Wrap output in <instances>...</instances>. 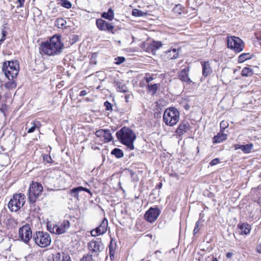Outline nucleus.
I'll list each match as a JSON object with an SVG mask.
<instances>
[{
  "label": "nucleus",
  "mask_w": 261,
  "mask_h": 261,
  "mask_svg": "<svg viewBox=\"0 0 261 261\" xmlns=\"http://www.w3.org/2000/svg\"><path fill=\"white\" fill-rule=\"evenodd\" d=\"M63 44L62 43L59 36H53L49 41L42 43L41 50L45 55L53 56L61 53Z\"/></svg>",
  "instance_id": "1"
},
{
  "label": "nucleus",
  "mask_w": 261,
  "mask_h": 261,
  "mask_svg": "<svg viewBox=\"0 0 261 261\" xmlns=\"http://www.w3.org/2000/svg\"><path fill=\"white\" fill-rule=\"evenodd\" d=\"M116 136L122 144L132 150L134 149V141L136 139L134 132L129 128L123 127L116 133Z\"/></svg>",
  "instance_id": "2"
},
{
  "label": "nucleus",
  "mask_w": 261,
  "mask_h": 261,
  "mask_svg": "<svg viewBox=\"0 0 261 261\" xmlns=\"http://www.w3.org/2000/svg\"><path fill=\"white\" fill-rule=\"evenodd\" d=\"M19 65L17 61H6L3 64L2 70L10 80L16 78L18 74Z\"/></svg>",
  "instance_id": "3"
},
{
  "label": "nucleus",
  "mask_w": 261,
  "mask_h": 261,
  "mask_svg": "<svg viewBox=\"0 0 261 261\" xmlns=\"http://www.w3.org/2000/svg\"><path fill=\"white\" fill-rule=\"evenodd\" d=\"M179 120V112L174 108H169L164 111L163 120L168 126L175 125Z\"/></svg>",
  "instance_id": "4"
},
{
  "label": "nucleus",
  "mask_w": 261,
  "mask_h": 261,
  "mask_svg": "<svg viewBox=\"0 0 261 261\" xmlns=\"http://www.w3.org/2000/svg\"><path fill=\"white\" fill-rule=\"evenodd\" d=\"M33 240L35 243L41 248L49 246L51 242V238L50 234L48 232L43 231L35 232L33 234Z\"/></svg>",
  "instance_id": "5"
},
{
  "label": "nucleus",
  "mask_w": 261,
  "mask_h": 261,
  "mask_svg": "<svg viewBox=\"0 0 261 261\" xmlns=\"http://www.w3.org/2000/svg\"><path fill=\"white\" fill-rule=\"evenodd\" d=\"M25 198V195L23 193L14 194L8 204L10 211L16 212L19 210L24 205Z\"/></svg>",
  "instance_id": "6"
},
{
  "label": "nucleus",
  "mask_w": 261,
  "mask_h": 261,
  "mask_svg": "<svg viewBox=\"0 0 261 261\" xmlns=\"http://www.w3.org/2000/svg\"><path fill=\"white\" fill-rule=\"evenodd\" d=\"M43 187L40 183L32 182L30 185L28 191L29 201L31 203H34L37 198L41 195Z\"/></svg>",
  "instance_id": "7"
},
{
  "label": "nucleus",
  "mask_w": 261,
  "mask_h": 261,
  "mask_svg": "<svg viewBox=\"0 0 261 261\" xmlns=\"http://www.w3.org/2000/svg\"><path fill=\"white\" fill-rule=\"evenodd\" d=\"M88 254L94 258H98L100 253L104 250V245L101 240H92L88 243Z\"/></svg>",
  "instance_id": "8"
},
{
  "label": "nucleus",
  "mask_w": 261,
  "mask_h": 261,
  "mask_svg": "<svg viewBox=\"0 0 261 261\" xmlns=\"http://www.w3.org/2000/svg\"><path fill=\"white\" fill-rule=\"evenodd\" d=\"M47 229L51 233L56 234H62L67 232L70 227V223L68 220H64L59 222L57 224H54L51 227L47 225Z\"/></svg>",
  "instance_id": "9"
},
{
  "label": "nucleus",
  "mask_w": 261,
  "mask_h": 261,
  "mask_svg": "<svg viewBox=\"0 0 261 261\" xmlns=\"http://www.w3.org/2000/svg\"><path fill=\"white\" fill-rule=\"evenodd\" d=\"M226 41L227 47L236 53H240L244 47L243 41L238 37L227 36Z\"/></svg>",
  "instance_id": "10"
},
{
  "label": "nucleus",
  "mask_w": 261,
  "mask_h": 261,
  "mask_svg": "<svg viewBox=\"0 0 261 261\" xmlns=\"http://www.w3.org/2000/svg\"><path fill=\"white\" fill-rule=\"evenodd\" d=\"M19 237L25 243H28L32 238V231L30 225L28 224L19 228L18 231Z\"/></svg>",
  "instance_id": "11"
},
{
  "label": "nucleus",
  "mask_w": 261,
  "mask_h": 261,
  "mask_svg": "<svg viewBox=\"0 0 261 261\" xmlns=\"http://www.w3.org/2000/svg\"><path fill=\"white\" fill-rule=\"evenodd\" d=\"M161 213V210L158 207H150L145 214L144 218L148 222H154Z\"/></svg>",
  "instance_id": "12"
},
{
  "label": "nucleus",
  "mask_w": 261,
  "mask_h": 261,
  "mask_svg": "<svg viewBox=\"0 0 261 261\" xmlns=\"http://www.w3.org/2000/svg\"><path fill=\"white\" fill-rule=\"evenodd\" d=\"M96 24L97 28L102 31H108L114 34L113 31L114 26L112 23H109L102 19H97L96 20Z\"/></svg>",
  "instance_id": "13"
},
{
  "label": "nucleus",
  "mask_w": 261,
  "mask_h": 261,
  "mask_svg": "<svg viewBox=\"0 0 261 261\" xmlns=\"http://www.w3.org/2000/svg\"><path fill=\"white\" fill-rule=\"evenodd\" d=\"M108 225V221L107 219L105 218L101 221L99 226L91 231V235L96 237L104 234L107 230Z\"/></svg>",
  "instance_id": "14"
},
{
  "label": "nucleus",
  "mask_w": 261,
  "mask_h": 261,
  "mask_svg": "<svg viewBox=\"0 0 261 261\" xmlns=\"http://www.w3.org/2000/svg\"><path fill=\"white\" fill-rule=\"evenodd\" d=\"M190 71V67H186L180 71L178 72V76L179 79L188 84H190L192 81L189 77V72Z\"/></svg>",
  "instance_id": "15"
},
{
  "label": "nucleus",
  "mask_w": 261,
  "mask_h": 261,
  "mask_svg": "<svg viewBox=\"0 0 261 261\" xmlns=\"http://www.w3.org/2000/svg\"><path fill=\"white\" fill-rule=\"evenodd\" d=\"M85 191L87 193H88L90 195H92V193L90 191V190L87 188L83 187L82 186H79L76 188H74L71 190L69 192V194L70 196L74 197L77 200L79 199V193L81 191Z\"/></svg>",
  "instance_id": "16"
},
{
  "label": "nucleus",
  "mask_w": 261,
  "mask_h": 261,
  "mask_svg": "<svg viewBox=\"0 0 261 261\" xmlns=\"http://www.w3.org/2000/svg\"><path fill=\"white\" fill-rule=\"evenodd\" d=\"M179 55V50L176 48H172L164 52V57L167 60L176 59Z\"/></svg>",
  "instance_id": "17"
},
{
  "label": "nucleus",
  "mask_w": 261,
  "mask_h": 261,
  "mask_svg": "<svg viewBox=\"0 0 261 261\" xmlns=\"http://www.w3.org/2000/svg\"><path fill=\"white\" fill-rule=\"evenodd\" d=\"M53 258L54 261H71L69 255L63 252L53 255Z\"/></svg>",
  "instance_id": "18"
},
{
  "label": "nucleus",
  "mask_w": 261,
  "mask_h": 261,
  "mask_svg": "<svg viewBox=\"0 0 261 261\" xmlns=\"http://www.w3.org/2000/svg\"><path fill=\"white\" fill-rule=\"evenodd\" d=\"M189 127V124L188 122L184 121L180 123L176 130V133L179 135L181 136L186 133Z\"/></svg>",
  "instance_id": "19"
},
{
  "label": "nucleus",
  "mask_w": 261,
  "mask_h": 261,
  "mask_svg": "<svg viewBox=\"0 0 261 261\" xmlns=\"http://www.w3.org/2000/svg\"><path fill=\"white\" fill-rule=\"evenodd\" d=\"M114 83L117 91L123 93H126L128 91L126 84H125L122 80L115 81Z\"/></svg>",
  "instance_id": "20"
},
{
  "label": "nucleus",
  "mask_w": 261,
  "mask_h": 261,
  "mask_svg": "<svg viewBox=\"0 0 261 261\" xmlns=\"http://www.w3.org/2000/svg\"><path fill=\"white\" fill-rule=\"evenodd\" d=\"M202 74L205 77L209 75L212 72L210 64L208 61L203 62L202 64Z\"/></svg>",
  "instance_id": "21"
},
{
  "label": "nucleus",
  "mask_w": 261,
  "mask_h": 261,
  "mask_svg": "<svg viewBox=\"0 0 261 261\" xmlns=\"http://www.w3.org/2000/svg\"><path fill=\"white\" fill-rule=\"evenodd\" d=\"M238 228L241 230L240 234H248L251 230V226L246 223L239 224Z\"/></svg>",
  "instance_id": "22"
},
{
  "label": "nucleus",
  "mask_w": 261,
  "mask_h": 261,
  "mask_svg": "<svg viewBox=\"0 0 261 261\" xmlns=\"http://www.w3.org/2000/svg\"><path fill=\"white\" fill-rule=\"evenodd\" d=\"M227 139V135L219 133L217 135L215 136L213 138L214 143H219Z\"/></svg>",
  "instance_id": "23"
},
{
  "label": "nucleus",
  "mask_w": 261,
  "mask_h": 261,
  "mask_svg": "<svg viewBox=\"0 0 261 261\" xmlns=\"http://www.w3.org/2000/svg\"><path fill=\"white\" fill-rule=\"evenodd\" d=\"M159 85L158 84H148L147 86V90L149 93H151V95L154 96L156 94L158 90Z\"/></svg>",
  "instance_id": "24"
},
{
  "label": "nucleus",
  "mask_w": 261,
  "mask_h": 261,
  "mask_svg": "<svg viewBox=\"0 0 261 261\" xmlns=\"http://www.w3.org/2000/svg\"><path fill=\"white\" fill-rule=\"evenodd\" d=\"M101 17L109 20H112L114 17V12L112 8H110L107 12H103Z\"/></svg>",
  "instance_id": "25"
},
{
  "label": "nucleus",
  "mask_w": 261,
  "mask_h": 261,
  "mask_svg": "<svg viewBox=\"0 0 261 261\" xmlns=\"http://www.w3.org/2000/svg\"><path fill=\"white\" fill-rule=\"evenodd\" d=\"M116 247V243L113 242V240L112 239L111 240L110 243L109 244L110 257L111 259H112V257H114Z\"/></svg>",
  "instance_id": "26"
},
{
  "label": "nucleus",
  "mask_w": 261,
  "mask_h": 261,
  "mask_svg": "<svg viewBox=\"0 0 261 261\" xmlns=\"http://www.w3.org/2000/svg\"><path fill=\"white\" fill-rule=\"evenodd\" d=\"M147 15V12H143L142 11L137 9H134L132 10V15L135 17L145 16Z\"/></svg>",
  "instance_id": "27"
},
{
  "label": "nucleus",
  "mask_w": 261,
  "mask_h": 261,
  "mask_svg": "<svg viewBox=\"0 0 261 261\" xmlns=\"http://www.w3.org/2000/svg\"><path fill=\"white\" fill-rule=\"evenodd\" d=\"M111 154L114 155L117 158H121L124 155L123 151L118 148L113 149L111 151Z\"/></svg>",
  "instance_id": "28"
},
{
  "label": "nucleus",
  "mask_w": 261,
  "mask_h": 261,
  "mask_svg": "<svg viewBox=\"0 0 261 261\" xmlns=\"http://www.w3.org/2000/svg\"><path fill=\"white\" fill-rule=\"evenodd\" d=\"M251 58V55L248 53H244L240 55L238 58V61L240 63H242L247 60Z\"/></svg>",
  "instance_id": "29"
},
{
  "label": "nucleus",
  "mask_w": 261,
  "mask_h": 261,
  "mask_svg": "<svg viewBox=\"0 0 261 261\" xmlns=\"http://www.w3.org/2000/svg\"><path fill=\"white\" fill-rule=\"evenodd\" d=\"M253 145L252 143H249L246 145H242V151L245 153H248L250 152L251 150L253 149Z\"/></svg>",
  "instance_id": "30"
},
{
  "label": "nucleus",
  "mask_w": 261,
  "mask_h": 261,
  "mask_svg": "<svg viewBox=\"0 0 261 261\" xmlns=\"http://www.w3.org/2000/svg\"><path fill=\"white\" fill-rule=\"evenodd\" d=\"M241 74L243 76H249L253 74V71L250 67H245L242 69Z\"/></svg>",
  "instance_id": "31"
},
{
  "label": "nucleus",
  "mask_w": 261,
  "mask_h": 261,
  "mask_svg": "<svg viewBox=\"0 0 261 261\" xmlns=\"http://www.w3.org/2000/svg\"><path fill=\"white\" fill-rule=\"evenodd\" d=\"M32 124L33 126L28 130V133H32L34 132L36 128H39L41 126V124L38 121H34L33 122Z\"/></svg>",
  "instance_id": "32"
},
{
  "label": "nucleus",
  "mask_w": 261,
  "mask_h": 261,
  "mask_svg": "<svg viewBox=\"0 0 261 261\" xmlns=\"http://www.w3.org/2000/svg\"><path fill=\"white\" fill-rule=\"evenodd\" d=\"M162 45L161 42L153 41L150 46V49L153 51H156L159 49Z\"/></svg>",
  "instance_id": "33"
},
{
  "label": "nucleus",
  "mask_w": 261,
  "mask_h": 261,
  "mask_svg": "<svg viewBox=\"0 0 261 261\" xmlns=\"http://www.w3.org/2000/svg\"><path fill=\"white\" fill-rule=\"evenodd\" d=\"M66 24V21L62 18H58L56 20V26L59 28H61Z\"/></svg>",
  "instance_id": "34"
},
{
  "label": "nucleus",
  "mask_w": 261,
  "mask_h": 261,
  "mask_svg": "<svg viewBox=\"0 0 261 261\" xmlns=\"http://www.w3.org/2000/svg\"><path fill=\"white\" fill-rule=\"evenodd\" d=\"M9 81L6 83L5 87L8 89H12L16 87V83L13 79H10Z\"/></svg>",
  "instance_id": "35"
},
{
  "label": "nucleus",
  "mask_w": 261,
  "mask_h": 261,
  "mask_svg": "<svg viewBox=\"0 0 261 261\" xmlns=\"http://www.w3.org/2000/svg\"><path fill=\"white\" fill-rule=\"evenodd\" d=\"M184 9V7L181 4H177L173 8V11L175 13H177L178 14H181Z\"/></svg>",
  "instance_id": "36"
},
{
  "label": "nucleus",
  "mask_w": 261,
  "mask_h": 261,
  "mask_svg": "<svg viewBox=\"0 0 261 261\" xmlns=\"http://www.w3.org/2000/svg\"><path fill=\"white\" fill-rule=\"evenodd\" d=\"M96 259L97 258H94L93 256L88 253L84 255L80 261H95Z\"/></svg>",
  "instance_id": "37"
},
{
  "label": "nucleus",
  "mask_w": 261,
  "mask_h": 261,
  "mask_svg": "<svg viewBox=\"0 0 261 261\" xmlns=\"http://www.w3.org/2000/svg\"><path fill=\"white\" fill-rule=\"evenodd\" d=\"M103 137L106 142H110L112 140V134L109 129H106V134L104 135Z\"/></svg>",
  "instance_id": "38"
},
{
  "label": "nucleus",
  "mask_w": 261,
  "mask_h": 261,
  "mask_svg": "<svg viewBox=\"0 0 261 261\" xmlns=\"http://www.w3.org/2000/svg\"><path fill=\"white\" fill-rule=\"evenodd\" d=\"M201 222L200 221H197L195 223V226L193 230V234L195 235L199 231L202 224H200Z\"/></svg>",
  "instance_id": "39"
},
{
  "label": "nucleus",
  "mask_w": 261,
  "mask_h": 261,
  "mask_svg": "<svg viewBox=\"0 0 261 261\" xmlns=\"http://www.w3.org/2000/svg\"><path fill=\"white\" fill-rule=\"evenodd\" d=\"M62 6L66 8L69 9L71 7V3L67 0H62Z\"/></svg>",
  "instance_id": "40"
},
{
  "label": "nucleus",
  "mask_w": 261,
  "mask_h": 261,
  "mask_svg": "<svg viewBox=\"0 0 261 261\" xmlns=\"http://www.w3.org/2000/svg\"><path fill=\"white\" fill-rule=\"evenodd\" d=\"M104 106L106 108V111H112V105L108 101H106L104 102Z\"/></svg>",
  "instance_id": "41"
},
{
  "label": "nucleus",
  "mask_w": 261,
  "mask_h": 261,
  "mask_svg": "<svg viewBox=\"0 0 261 261\" xmlns=\"http://www.w3.org/2000/svg\"><path fill=\"white\" fill-rule=\"evenodd\" d=\"M106 134V129H99L95 132V135L98 137H103Z\"/></svg>",
  "instance_id": "42"
},
{
  "label": "nucleus",
  "mask_w": 261,
  "mask_h": 261,
  "mask_svg": "<svg viewBox=\"0 0 261 261\" xmlns=\"http://www.w3.org/2000/svg\"><path fill=\"white\" fill-rule=\"evenodd\" d=\"M115 63L117 65H120L125 61V58L123 57H118L115 58Z\"/></svg>",
  "instance_id": "43"
},
{
  "label": "nucleus",
  "mask_w": 261,
  "mask_h": 261,
  "mask_svg": "<svg viewBox=\"0 0 261 261\" xmlns=\"http://www.w3.org/2000/svg\"><path fill=\"white\" fill-rule=\"evenodd\" d=\"M43 160L44 162H46L47 163H50L52 162L51 156L48 154H44L43 156Z\"/></svg>",
  "instance_id": "44"
},
{
  "label": "nucleus",
  "mask_w": 261,
  "mask_h": 261,
  "mask_svg": "<svg viewBox=\"0 0 261 261\" xmlns=\"http://www.w3.org/2000/svg\"><path fill=\"white\" fill-rule=\"evenodd\" d=\"M219 163V159L218 158H216L211 161V162L210 163V165L211 166H214V165L218 164Z\"/></svg>",
  "instance_id": "45"
},
{
  "label": "nucleus",
  "mask_w": 261,
  "mask_h": 261,
  "mask_svg": "<svg viewBox=\"0 0 261 261\" xmlns=\"http://www.w3.org/2000/svg\"><path fill=\"white\" fill-rule=\"evenodd\" d=\"M24 1L25 0H17V3L19 4V5L17 6V8H19L23 7Z\"/></svg>",
  "instance_id": "46"
},
{
  "label": "nucleus",
  "mask_w": 261,
  "mask_h": 261,
  "mask_svg": "<svg viewBox=\"0 0 261 261\" xmlns=\"http://www.w3.org/2000/svg\"><path fill=\"white\" fill-rule=\"evenodd\" d=\"M220 128L224 129L227 127V125L226 124V122L224 121H222L220 123Z\"/></svg>",
  "instance_id": "47"
},
{
  "label": "nucleus",
  "mask_w": 261,
  "mask_h": 261,
  "mask_svg": "<svg viewBox=\"0 0 261 261\" xmlns=\"http://www.w3.org/2000/svg\"><path fill=\"white\" fill-rule=\"evenodd\" d=\"M145 81L148 84H149V82H150L151 81H152L153 80V78L152 77V76H147V74L146 75V77H145Z\"/></svg>",
  "instance_id": "48"
},
{
  "label": "nucleus",
  "mask_w": 261,
  "mask_h": 261,
  "mask_svg": "<svg viewBox=\"0 0 261 261\" xmlns=\"http://www.w3.org/2000/svg\"><path fill=\"white\" fill-rule=\"evenodd\" d=\"M87 94V91L86 90H83L80 92L79 95L80 96H84Z\"/></svg>",
  "instance_id": "49"
},
{
  "label": "nucleus",
  "mask_w": 261,
  "mask_h": 261,
  "mask_svg": "<svg viewBox=\"0 0 261 261\" xmlns=\"http://www.w3.org/2000/svg\"><path fill=\"white\" fill-rule=\"evenodd\" d=\"M233 255V253L232 252H227L226 253V256L227 258H230Z\"/></svg>",
  "instance_id": "50"
},
{
  "label": "nucleus",
  "mask_w": 261,
  "mask_h": 261,
  "mask_svg": "<svg viewBox=\"0 0 261 261\" xmlns=\"http://www.w3.org/2000/svg\"><path fill=\"white\" fill-rule=\"evenodd\" d=\"M242 146V145L237 144V145H234V148L236 150L240 149L242 150V147H241Z\"/></svg>",
  "instance_id": "51"
},
{
  "label": "nucleus",
  "mask_w": 261,
  "mask_h": 261,
  "mask_svg": "<svg viewBox=\"0 0 261 261\" xmlns=\"http://www.w3.org/2000/svg\"><path fill=\"white\" fill-rule=\"evenodd\" d=\"M7 32L5 30H3L2 32V37L3 38H6V36L7 35Z\"/></svg>",
  "instance_id": "52"
},
{
  "label": "nucleus",
  "mask_w": 261,
  "mask_h": 261,
  "mask_svg": "<svg viewBox=\"0 0 261 261\" xmlns=\"http://www.w3.org/2000/svg\"><path fill=\"white\" fill-rule=\"evenodd\" d=\"M256 249L258 253H261V245H257Z\"/></svg>",
  "instance_id": "53"
},
{
  "label": "nucleus",
  "mask_w": 261,
  "mask_h": 261,
  "mask_svg": "<svg viewBox=\"0 0 261 261\" xmlns=\"http://www.w3.org/2000/svg\"><path fill=\"white\" fill-rule=\"evenodd\" d=\"M162 187V183L161 182H159V184L157 185L156 187L159 189H161Z\"/></svg>",
  "instance_id": "54"
},
{
  "label": "nucleus",
  "mask_w": 261,
  "mask_h": 261,
  "mask_svg": "<svg viewBox=\"0 0 261 261\" xmlns=\"http://www.w3.org/2000/svg\"><path fill=\"white\" fill-rule=\"evenodd\" d=\"M6 38L2 37L0 39V45H1L4 41L5 40Z\"/></svg>",
  "instance_id": "55"
},
{
  "label": "nucleus",
  "mask_w": 261,
  "mask_h": 261,
  "mask_svg": "<svg viewBox=\"0 0 261 261\" xmlns=\"http://www.w3.org/2000/svg\"><path fill=\"white\" fill-rule=\"evenodd\" d=\"M129 97V95H126L125 96V99L126 102L128 101V99Z\"/></svg>",
  "instance_id": "56"
},
{
  "label": "nucleus",
  "mask_w": 261,
  "mask_h": 261,
  "mask_svg": "<svg viewBox=\"0 0 261 261\" xmlns=\"http://www.w3.org/2000/svg\"><path fill=\"white\" fill-rule=\"evenodd\" d=\"M212 261H218L216 257H213Z\"/></svg>",
  "instance_id": "57"
},
{
  "label": "nucleus",
  "mask_w": 261,
  "mask_h": 261,
  "mask_svg": "<svg viewBox=\"0 0 261 261\" xmlns=\"http://www.w3.org/2000/svg\"><path fill=\"white\" fill-rule=\"evenodd\" d=\"M197 152H198L199 151V147H197Z\"/></svg>",
  "instance_id": "58"
},
{
  "label": "nucleus",
  "mask_w": 261,
  "mask_h": 261,
  "mask_svg": "<svg viewBox=\"0 0 261 261\" xmlns=\"http://www.w3.org/2000/svg\"><path fill=\"white\" fill-rule=\"evenodd\" d=\"M260 87H261V83H260Z\"/></svg>",
  "instance_id": "59"
}]
</instances>
